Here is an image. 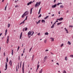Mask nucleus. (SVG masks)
Returning a JSON list of instances; mask_svg holds the SVG:
<instances>
[{
  "label": "nucleus",
  "instance_id": "2",
  "mask_svg": "<svg viewBox=\"0 0 73 73\" xmlns=\"http://www.w3.org/2000/svg\"><path fill=\"white\" fill-rule=\"evenodd\" d=\"M27 15H28V11H26V12H25L22 16V18H24V17L25 16H26Z\"/></svg>",
  "mask_w": 73,
  "mask_h": 73
},
{
  "label": "nucleus",
  "instance_id": "20",
  "mask_svg": "<svg viewBox=\"0 0 73 73\" xmlns=\"http://www.w3.org/2000/svg\"><path fill=\"white\" fill-rule=\"evenodd\" d=\"M38 64H39V62L38 63V65L37 66V68H38V69L39 68V66H40V65H38Z\"/></svg>",
  "mask_w": 73,
  "mask_h": 73
},
{
  "label": "nucleus",
  "instance_id": "64",
  "mask_svg": "<svg viewBox=\"0 0 73 73\" xmlns=\"http://www.w3.org/2000/svg\"><path fill=\"white\" fill-rule=\"evenodd\" d=\"M56 0H54V2L55 3V2H56Z\"/></svg>",
  "mask_w": 73,
  "mask_h": 73
},
{
  "label": "nucleus",
  "instance_id": "35",
  "mask_svg": "<svg viewBox=\"0 0 73 73\" xmlns=\"http://www.w3.org/2000/svg\"><path fill=\"white\" fill-rule=\"evenodd\" d=\"M32 47L29 50V52L31 51V50H32Z\"/></svg>",
  "mask_w": 73,
  "mask_h": 73
},
{
  "label": "nucleus",
  "instance_id": "13",
  "mask_svg": "<svg viewBox=\"0 0 73 73\" xmlns=\"http://www.w3.org/2000/svg\"><path fill=\"white\" fill-rule=\"evenodd\" d=\"M58 20H59V21H61L62 20H63V18H60V19H58Z\"/></svg>",
  "mask_w": 73,
  "mask_h": 73
},
{
  "label": "nucleus",
  "instance_id": "44",
  "mask_svg": "<svg viewBox=\"0 0 73 73\" xmlns=\"http://www.w3.org/2000/svg\"><path fill=\"white\" fill-rule=\"evenodd\" d=\"M27 17H28V16H26V18H25V20H27Z\"/></svg>",
  "mask_w": 73,
  "mask_h": 73
},
{
  "label": "nucleus",
  "instance_id": "7",
  "mask_svg": "<svg viewBox=\"0 0 73 73\" xmlns=\"http://www.w3.org/2000/svg\"><path fill=\"white\" fill-rule=\"evenodd\" d=\"M22 35H23V33L21 32L20 34V39H21V38Z\"/></svg>",
  "mask_w": 73,
  "mask_h": 73
},
{
  "label": "nucleus",
  "instance_id": "22",
  "mask_svg": "<svg viewBox=\"0 0 73 73\" xmlns=\"http://www.w3.org/2000/svg\"><path fill=\"white\" fill-rule=\"evenodd\" d=\"M68 44L69 45H71V43H70V41H68Z\"/></svg>",
  "mask_w": 73,
  "mask_h": 73
},
{
  "label": "nucleus",
  "instance_id": "60",
  "mask_svg": "<svg viewBox=\"0 0 73 73\" xmlns=\"http://www.w3.org/2000/svg\"><path fill=\"white\" fill-rule=\"evenodd\" d=\"M25 59L26 60H27V56H26L25 57Z\"/></svg>",
  "mask_w": 73,
  "mask_h": 73
},
{
  "label": "nucleus",
  "instance_id": "8",
  "mask_svg": "<svg viewBox=\"0 0 73 73\" xmlns=\"http://www.w3.org/2000/svg\"><path fill=\"white\" fill-rule=\"evenodd\" d=\"M56 6H57V5L55 4L52 6V8H55V7H56Z\"/></svg>",
  "mask_w": 73,
  "mask_h": 73
},
{
  "label": "nucleus",
  "instance_id": "18",
  "mask_svg": "<svg viewBox=\"0 0 73 73\" xmlns=\"http://www.w3.org/2000/svg\"><path fill=\"white\" fill-rule=\"evenodd\" d=\"M54 27V25H52V26H51V28H53Z\"/></svg>",
  "mask_w": 73,
  "mask_h": 73
},
{
  "label": "nucleus",
  "instance_id": "56",
  "mask_svg": "<svg viewBox=\"0 0 73 73\" xmlns=\"http://www.w3.org/2000/svg\"><path fill=\"white\" fill-rule=\"evenodd\" d=\"M48 50H45V51H46V52H47V51H48Z\"/></svg>",
  "mask_w": 73,
  "mask_h": 73
},
{
  "label": "nucleus",
  "instance_id": "58",
  "mask_svg": "<svg viewBox=\"0 0 73 73\" xmlns=\"http://www.w3.org/2000/svg\"><path fill=\"white\" fill-rule=\"evenodd\" d=\"M23 54H21V56H22V57H23Z\"/></svg>",
  "mask_w": 73,
  "mask_h": 73
},
{
  "label": "nucleus",
  "instance_id": "39",
  "mask_svg": "<svg viewBox=\"0 0 73 73\" xmlns=\"http://www.w3.org/2000/svg\"><path fill=\"white\" fill-rule=\"evenodd\" d=\"M64 29L66 31H68V30L66 29V28H64Z\"/></svg>",
  "mask_w": 73,
  "mask_h": 73
},
{
  "label": "nucleus",
  "instance_id": "36",
  "mask_svg": "<svg viewBox=\"0 0 73 73\" xmlns=\"http://www.w3.org/2000/svg\"><path fill=\"white\" fill-rule=\"evenodd\" d=\"M64 46V44H62L61 45V47H62V46Z\"/></svg>",
  "mask_w": 73,
  "mask_h": 73
},
{
  "label": "nucleus",
  "instance_id": "50",
  "mask_svg": "<svg viewBox=\"0 0 73 73\" xmlns=\"http://www.w3.org/2000/svg\"><path fill=\"white\" fill-rule=\"evenodd\" d=\"M40 21H41V20H39V21H38V23H40Z\"/></svg>",
  "mask_w": 73,
  "mask_h": 73
},
{
  "label": "nucleus",
  "instance_id": "23",
  "mask_svg": "<svg viewBox=\"0 0 73 73\" xmlns=\"http://www.w3.org/2000/svg\"><path fill=\"white\" fill-rule=\"evenodd\" d=\"M61 23H62V22H61L60 23H58L57 24V25H60V24H61Z\"/></svg>",
  "mask_w": 73,
  "mask_h": 73
},
{
  "label": "nucleus",
  "instance_id": "63",
  "mask_svg": "<svg viewBox=\"0 0 73 73\" xmlns=\"http://www.w3.org/2000/svg\"><path fill=\"white\" fill-rule=\"evenodd\" d=\"M24 50H25V48L24 49L23 51V53H24Z\"/></svg>",
  "mask_w": 73,
  "mask_h": 73
},
{
  "label": "nucleus",
  "instance_id": "3",
  "mask_svg": "<svg viewBox=\"0 0 73 73\" xmlns=\"http://www.w3.org/2000/svg\"><path fill=\"white\" fill-rule=\"evenodd\" d=\"M40 4H41V1H40L39 2H36V4L35 5V8H36V7H38V6L40 5Z\"/></svg>",
  "mask_w": 73,
  "mask_h": 73
},
{
  "label": "nucleus",
  "instance_id": "25",
  "mask_svg": "<svg viewBox=\"0 0 73 73\" xmlns=\"http://www.w3.org/2000/svg\"><path fill=\"white\" fill-rule=\"evenodd\" d=\"M46 41H47V39H46V40H44V43L46 44Z\"/></svg>",
  "mask_w": 73,
  "mask_h": 73
},
{
  "label": "nucleus",
  "instance_id": "61",
  "mask_svg": "<svg viewBox=\"0 0 73 73\" xmlns=\"http://www.w3.org/2000/svg\"><path fill=\"white\" fill-rule=\"evenodd\" d=\"M40 11H39L38 13V14H40Z\"/></svg>",
  "mask_w": 73,
  "mask_h": 73
},
{
  "label": "nucleus",
  "instance_id": "54",
  "mask_svg": "<svg viewBox=\"0 0 73 73\" xmlns=\"http://www.w3.org/2000/svg\"><path fill=\"white\" fill-rule=\"evenodd\" d=\"M2 35V33L0 34V36H1Z\"/></svg>",
  "mask_w": 73,
  "mask_h": 73
},
{
  "label": "nucleus",
  "instance_id": "30",
  "mask_svg": "<svg viewBox=\"0 0 73 73\" xmlns=\"http://www.w3.org/2000/svg\"><path fill=\"white\" fill-rule=\"evenodd\" d=\"M7 5L6 6L5 8V11H6V9H7Z\"/></svg>",
  "mask_w": 73,
  "mask_h": 73
},
{
  "label": "nucleus",
  "instance_id": "14",
  "mask_svg": "<svg viewBox=\"0 0 73 73\" xmlns=\"http://www.w3.org/2000/svg\"><path fill=\"white\" fill-rule=\"evenodd\" d=\"M50 39H51V41H54V38H52V37H51L50 38Z\"/></svg>",
  "mask_w": 73,
  "mask_h": 73
},
{
  "label": "nucleus",
  "instance_id": "15",
  "mask_svg": "<svg viewBox=\"0 0 73 73\" xmlns=\"http://www.w3.org/2000/svg\"><path fill=\"white\" fill-rule=\"evenodd\" d=\"M48 17H49V16H47L45 18H44V20H46V19H48Z\"/></svg>",
  "mask_w": 73,
  "mask_h": 73
},
{
  "label": "nucleus",
  "instance_id": "45",
  "mask_svg": "<svg viewBox=\"0 0 73 73\" xmlns=\"http://www.w3.org/2000/svg\"><path fill=\"white\" fill-rule=\"evenodd\" d=\"M20 48V46H18V48H17V50H19V48Z\"/></svg>",
  "mask_w": 73,
  "mask_h": 73
},
{
  "label": "nucleus",
  "instance_id": "62",
  "mask_svg": "<svg viewBox=\"0 0 73 73\" xmlns=\"http://www.w3.org/2000/svg\"><path fill=\"white\" fill-rule=\"evenodd\" d=\"M54 16V14H52V16Z\"/></svg>",
  "mask_w": 73,
  "mask_h": 73
},
{
  "label": "nucleus",
  "instance_id": "48",
  "mask_svg": "<svg viewBox=\"0 0 73 73\" xmlns=\"http://www.w3.org/2000/svg\"><path fill=\"white\" fill-rule=\"evenodd\" d=\"M56 22H55L54 23V24H53L52 25H54L55 24H56Z\"/></svg>",
  "mask_w": 73,
  "mask_h": 73
},
{
  "label": "nucleus",
  "instance_id": "57",
  "mask_svg": "<svg viewBox=\"0 0 73 73\" xmlns=\"http://www.w3.org/2000/svg\"><path fill=\"white\" fill-rule=\"evenodd\" d=\"M40 35V33H38V35Z\"/></svg>",
  "mask_w": 73,
  "mask_h": 73
},
{
  "label": "nucleus",
  "instance_id": "29",
  "mask_svg": "<svg viewBox=\"0 0 73 73\" xmlns=\"http://www.w3.org/2000/svg\"><path fill=\"white\" fill-rule=\"evenodd\" d=\"M10 25H10V24H8V26H7V27H8V28H9V27H10Z\"/></svg>",
  "mask_w": 73,
  "mask_h": 73
},
{
  "label": "nucleus",
  "instance_id": "16",
  "mask_svg": "<svg viewBox=\"0 0 73 73\" xmlns=\"http://www.w3.org/2000/svg\"><path fill=\"white\" fill-rule=\"evenodd\" d=\"M42 69H41V70H40L39 73H42Z\"/></svg>",
  "mask_w": 73,
  "mask_h": 73
},
{
  "label": "nucleus",
  "instance_id": "31",
  "mask_svg": "<svg viewBox=\"0 0 73 73\" xmlns=\"http://www.w3.org/2000/svg\"><path fill=\"white\" fill-rule=\"evenodd\" d=\"M65 60H66V61H67L68 60V59H67V57H66L65 58Z\"/></svg>",
  "mask_w": 73,
  "mask_h": 73
},
{
  "label": "nucleus",
  "instance_id": "51",
  "mask_svg": "<svg viewBox=\"0 0 73 73\" xmlns=\"http://www.w3.org/2000/svg\"><path fill=\"white\" fill-rule=\"evenodd\" d=\"M7 29H6L5 31V33H6V34L7 33Z\"/></svg>",
  "mask_w": 73,
  "mask_h": 73
},
{
  "label": "nucleus",
  "instance_id": "11",
  "mask_svg": "<svg viewBox=\"0 0 73 73\" xmlns=\"http://www.w3.org/2000/svg\"><path fill=\"white\" fill-rule=\"evenodd\" d=\"M9 64H10L11 66H12V60H10L9 62Z\"/></svg>",
  "mask_w": 73,
  "mask_h": 73
},
{
  "label": "nucleus",
  "instance_id": "49",
  "mask_svg": "<svg viewBox=\"0 0 73 73\" xmlns=\"http://www.w3.org/2000/svg\"><path fill=\"white\" fill-rule=\"evenodd\" d=\"M60 5V3H58L57 4V5Z\"/></svg>",
  "mask_w": 73,
  "mask_h": 73
},
{
  "label": "nucleus",
  "instance_id": "41",
  "mask_svg": "<svg viewBox=\"0 0 73 73\" xmlns=\"http://www.w3.org/2000/svg\"><path fill=\"white\" fill-rule=\"evenodd\" d=\"M41 8H40L39 10V12H41Z\"/></svg>",
  "mask_w": 73,
  "mask_h": 73
},
{
  "label": "nucleus",
  "instance_id": "24",
  "mask_svg": "<svg viewBox=\"0 0 73 73\" xmlns=\"http://www.w3.org/2000/svg\"><path fill=\"white\" fill-rule=\"evenodd\" d=\"M34 55H33L32 57V61H33V58H34Z\"/></svg>",
  "mask_w": 73,
  "mask_h": 73
},
{
  "label": "nucleus",
  "instance_id": "17",
  "mask_svg": "<svg viewBox=\"0 0 73 73\" xmlns=\"http://www.w3.org/2000/svg\"><path fill=\"white\" fill-rule=\"evenodd\" d=\"M42 22L45 23V20L42 19Z\"/></svg>",
  "mask_w": 73,
  "mask_h": 73
},
{
  "label": "nucleus",
  "instance_id": "37",
  "mask_svg": "<svg viewBox=\"0 0 73 73\" xmlns=\"http://www.w3.org/2000/svg\"><path fill=\"white\" fill-rule=\"evenodd\" d=\"M17 1H19V0H15V3H17Z\"/></svg>",
  "mask_w": 73,
  "mask_h": 73
},
{
  "label": "nucleus",
  "instance_id": "55",
  "mask_svg": "<svg viewBox=\"0 0 73 73\" xmlns=\"http://www.w3.org/2000/svg\"><path fill=\"white\" fill-rule=\"evenodd\" d=\"M68 12H69V11L68 10L66 12V13H68Z\"/></svg>",
  "mask_w": 73,
  "mask_h": 73
},
{
  "label": "nucleus",
  "instance_id": "47",
  "mask_svg": "<svg viewBox=\"0 0 73 73\" xmlns=\"http://www.w3.org/2000/svg\"><path fill=\"white\" fill-rule=\"evenodd\" d=\"M4 56H5V52L4 53Z\"/></svg>",
  "mask_w": 73,
  "mask_h": 73
},
{
  "label": "nucleus",
  "instance_id": "59",
  "mask_svg": "<svg viewBox=\"0 0 73 73\" xmlns=\"http://www.w3.org/2000/svg\"><path fill=\"white\" fill-rule=\"evenodd\" d=\"M22 62H21V63H20V65H21V63H22Z\"/></svg>",
  "mask_w": 73,
  "mask_h": 73
},
{
  "label": "nucleus",
  "instance_id": "32",
  "mask_svg": "<svg viewBox=\"0 0 73 73\" xmlns=\"http://www.w3.org/2000/svg\"><path fill=\"white\" fill-rule=\"evenodd\" d=\"M41 17V14H40V15L38 17V18Z\"/></svg>",
  "mask_w": 73,
  "mask_h": 73
},
{
  "label": "nucleus",
  "instance_id": "19",
  "mask_svg": "<svg viewBox=\"0 0 73 73\" xmlns=\"http://www.w3.org/2000/svg\"><path fill=\"white\" fill-rule=\"evenodd\" d=\"M11 54L12 56H13V49H12V51H11Z\"/></svg>",
  "mask_w": 73,
  "mask_h": 73
},
{
  "label": "nucleus",
  "instance_id": "12",
  "mask_svg": "<svg viewBox=\"0 0 73 73\" xmlns=\"http://www.w3.org/2000/svg\"><path fill=\"white\" fill-rule=\"evenodd\" d=\"M33 9V8H31L30 10V14H32V10Z\"/></svg>",
  "mask_w": 73,
  "mask_h": 73
},
{
  "label": "nucleus",
  "instance_id": "53",
  "mask_svg": "<svg viewBox=\"0 0 73 73\" xmlns=\"http://www.w3.org/2000/svg\"><path fill=\"white\" fill-rule=\"evenodd\" d=\"M17 7H18V6L16 5L15 6V8H17Z\"/></svg>",
  "mask_w": 73,
  "mask_h": 73
},
{
  "label": "nucleus",
  "instance_id": "33",
  "mask_svg": "<svg viewBox=\"0 0 73 73\" xmlns=\"http://www.w3.org/2000/svg\"><path fill=\"white\" fill-rule=\"evenodd\" d=\"M25 20L23 22H22V24H24V23H25Z\"/></svg>",
  "mask_w": 73,
  "mask_h": 73
},
{
  "label": "nucleus",
  "instance_id": "1",
  "mask_svg": "<svg viewBox=\"0 0 73 73\" xmlns=\"http://www.w3.org/2000/svg\"><path fill=\"white\" fill-rule=\"evenodd\" d=\"M34 34V32L33 31H29L28 33V35L29 36V38H30L31 37V36H33V35Z\"/></svg>",
  "mask_w": 73,
  "mask_h": 73
},
{
  "label": "nucleus",
  "instance_id": "38",
  "mask_svg": "<svg viewBox=\"0 0 73 73\" xmlns=\"http://www.w3.org/2000/svg\"><path fill=\"white\" fill-rule=\"evenodd\" d=\"M63 73H66V72L65 70H64Z\"/></svg>",
  "mask_w": 73,
  "mask_h": 73
},
{
  "label": "nucleus",
  "instance_id": "52",
  "mask_svg": "<svg viewBox=\"0 0 73 73\" xmlns=\"http://www.w3.org/2000/svg\"><path fill=\"white\" fill-rule=\"evenodd\" d=\"M18 68L19 69V63H18Z\"/></svg>",
  "mask_w": 73,
  "mask_h": 73
},
{
  "label": "nucleus",
  "instance_id": "10",
  "mask_svg": "<svg viewBox=\"0 0 73 73\" xmlns=\"http://www.w3.org/2000/svg\"><path fill=\"white\" fill-rule=\"evenodd\" d=\"M9 36H8L7 38V41L9 42Z\"/></svg>",
  "mask_w": 73,
  "mask_h": 73
},
{
  "label": "nucleus",
  "instance_id": "43",
  "mask_svg": "<svg viewBox=\"0 0 73 73\" xmlns=\"http://www.w3.org/2000/svg\"><path fill=\"white\" fill-rule=\"evenodd\" d=\"M69 27H71V28H72L73 25H70Z\"/></svg>",
  "mask_w": 73,
  "mask_h": 73
},
{
  "label": "nucleus",
  "instance_id": "6",
  "mask_svg": "<svg viewBox=\"0 0 73 73\" xmlns=\"http://www.w3.org/2000/svg\"><path fill=\"white\" fill-rule=\"evenodd\" d=\"M32 3H33V1H30L27 4V5H29L30 4H31Z\"/></svg>",
  "mask_w": 73,
  "mask_h": 73
},
{
  "label": "nucleus",
  "instance_id": "4",
  "mask_svg": "<svg viewBox=\"0 0 73 73\" xmlns=\"http://www.w3.org/2000/svg\"><path fill=\"white\" fill-rule=\"evenodd\" d=\"M24 62L23 63L22 67V72L23 73H24Z\"/></svg>",
  "mask_w": 73,
  "mask_h": 73
},
{
  "label": "nucleus",
  "instance_id": "26",
  "mask_svg": "<svg viewBox=\"0 0 73 73\" xmlns=\"http://www.w3.org/2000/svg\"><path fill=\"white\" fill-rule=\"evenodd\" d=\"M60 8H64V6L62 5H61L60 6Z\"/></svg>",
  "mask_w": 73,
  "mask_h": 73
},
{
  "label": "nucleus",
  "instance_id": "27",
  "mask_svg": "<svg viewBox=\"0 0 73 73\" xmlns=\"http://www.w3.org/2000/svg\"><path fill=\"white\" fill-rule=\"evenodd\" d=\"M25 31H27L28 30V28H27V27H26L25 29Z\"/></svg>",
  "mask_w": 73,
  "mask_h": 73
},
{
  "label": "nucleus",
  "instance_id": "42",
  "mask_svg": "<svg viewBox=\"0 0 73 73\" xmlns=\"http://www.w3.org/2000/svg\"><path fill=\"white\" fill-rule=\"evenodd\" d=\"M58 19H56V22L57 23V22H58Z\"/></svg>",
  "mask_w": 73,
  "mask_h": 73
},
{
  "label": "nucleus",
  "instance_id": "34",
  "mask_svg": "<svg viewBox=\"0 0 73 73\" xmlns=\"http://www.w3.org/2000/svg\"><path fill=\"white\" fill-rule=\"evenodd\" d=\"M70 57H72V58H73V55H71L70 56Z\"/></svg>",
  "mask_w": 73,
  "mask_h": 73
},
{
  "label": "nucleus",
  "instance_id": "40",
  "mask_svg": "<svg viewBox=\"0 0 73 73\" xmlns=\"http://www.w3.org/2000/svg\"><path fill=\"white\" fill-rule=\"evenodd\" d=\"M18 70V68H17V66L16 67V71L17 72Z\"/></svg>",
  "mask_w": 73,
  "mask_h": 73
},
{
  "label": "nucleus",
  "instance_id": "46",
  "mask_svg": "<svg viewBox=\"0 0 73 73\" xmlns=\"http://www.w3.org/2000/svg\"><path fill=\"white\" fill-rule=\"evenodd\" d=\"M25 28H24L23 29V32H24V31H25Z\"/></svg>",
  "mask_w": 73,
  "mask_h": 73
},
{
  "label": "nucleus",
  "instance_id": "9",
  "mask_svg": "<svg viewBox=\"0 0 73 73\" xmlns=\"http://www.w3.org/2000/svg\"><path fill=\"white\" fill-rule=\"evenodd\" d=\"M46 59H47V56H45L44 58V61H45L46 60Z\"/></svg>",
  "mask_w": 73,
  "mask_h": 73
},
{
  "label": "nucleus",
  "instance_id": "28",
  "mask_svg": "<svg viewBox=\"0 0 73 73\" xmlns=\"http://www.w3.org/2000/svg\"><path fill=\"white\" fill-rule=\"evenodd\" d=\"M6 61L7 62H8V57H7V58H6Z\"/></svg>",
  "mask_w": 73,
  "mask_h": 73
},
{
  "label": "nucleus",
  "instance_id": "21",
  "mask_svg": "<svg viewBox=\"0 0 73 73\" xmlns=\"http://www.w3.org/2000/svg\"><path fill=\"white\" fill-rule=\"evenodd\" d=\"M44 34L45 35H49V33L48 32H46Z\"/></svg>",
  "mask_w": 73,
  "mask_h": 73
},
{
  "label": "nucleus",
  "instance_id": "5",
  "mask_svg": "<svg viewBox=\"0 0 73 73\" xmlns=\"http://www.w3.org/2000/svg\"><path fill=\"white\" fill-rule=\"evenodd\" d=\"M8 66V65H7V62H6V64H5V70H6L7 69V67Z\"/></svg>",
  "mask_w": 73,
  "mask_h": 73
}]
</instances>
